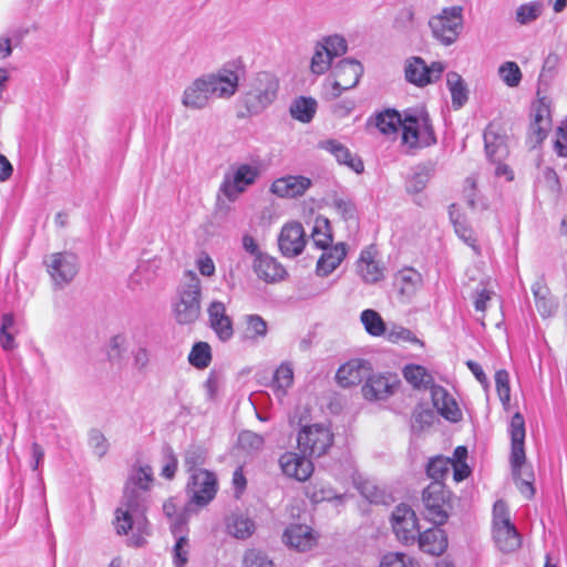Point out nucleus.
Segmentation results:
<instances>
[{
    "instance_id": "8",
    "label": "nucleus",
    "mask_w": 567,
    "mask_h": 567,
    "mask_svg": "<svg viewBox=\"0 0 567 567\" xmlns=\"http://www.w3.org/2000/svg\"><path fill=\"white\" fill-rule=\"evenodd\" d=\"M259 168L251 164H240L233 167L230 172L224 175L223 182L219 186V193L223 194L229 202H235L239 195L255 184L259 177Z\"/></svg>"
},
{
    "instance_id": "18",
    "label": "nucleus",
    "mask_w": 567,
    "mask_h": 567,
    "mask_svg": "<svg viewBox=\"0 0 567 567\" xmlns=\"http://www.w3.org/2000/svg\"><path fill=\"white\" fill-rule=\"evenodd\" d=\"M395 386V380H391L383 374H372L370 372L362 385V394L364 399L370 401L385 400L394 393Z\"/></svg>"
},
{
    "instance_id": "9",
    "label": "nucleus",
    "mask_w": 567,
    "mask_h": 567,
    "mask_svg": "<svg viewBox=\"0 0 567 567\" xmlns=\"http://www.w3.org/2000/svg\"><path fill=\"white\" fill-rule=\"evenodd\" d=\"M402 142L411 148L430 146L435 143V135L425 115H406L402 120Z\"/></svg>"
},
{
    "instance_id": "20",
    "label": "nucleus",
    "mask_w": 567,
    "mask_h": 567,
    "mask_svg": "<svg viewBox=\"0 0 567 567\" xmlns=\"http://www.w3.org/2000/svg\"><path fill=\"white\" fill-rule=\"evenodd\" d=\"M431 394L433 405L444 419L454 423L461 421L462 411L444 388L440 385L432 386Z\"/></svg>"
},
{
    "instance_id": "56",
    "label": "nucleus",
    "mask_w": 567,
    "mask_h": 567,
    "mask_svg": "<svg viewBox=\"0 0 567 567\" xmlns=\"http://www.w3.org/2000/svg\"><path fill=\"white\" fill-rule=\"evenodd\" d=\"M342 497L343 495L338 494L333 488L324 484H316L310 495L313 503L331 502Z\"/></svg>"
},
{
    "instance_id": "40",
    "label": "nucleus",
    "mask_w": 567,
    "mask_h": 567,
    "mask_svg": "<svg viewBox=\"0 0 567 567\" xmlns=\"http://www.w3.org/2000/svg\"><path fill=\"white\" fill-rule=\"evenodd\" d=\"M313 244L321 249H326L332 243L330 223L327 218L318 217L311 233Z\"/></svg>"
},
{
    "instance_id": "41",
    "label": "nucleus",
    "mask_w": 567,
    "mask_h": 567,
    "mask_svg": "<svg viewBox=\"0 0 567 567\" xmlns=\"http://www.w3.org/2000/svg\"><path fill=\"white\" fill-rule=\"evenodd\" d=\"M361 321L367 332L371 336L379 337L386 332L385 323L381 316L372 309L362 311Z\"/></svg>"
},
{
    "instance_id": "19",
    "label": "nucleus",
    "mask_w": 567,
    "mask_h": 567,
    "mask_svg": "<svg viewBox=\"0 0 567 567\" xmlns=\"http://www.w3.org/2000/svg\"><path fill=\"white\" fill-rule=\"evenodd\" d=\"M279 464L282 472L298 481H306L310 477L313 465L310 460L305 455L300 456L297 453L287 452L279 458Z\"/></svg>"
},
{
    "instance_id": "7",
    "label": "nucleus",
    "mask_w": 567,
    "mask_h": 567,
    "mask_svg": "<svg viewBox=\"0 0 567 567\" xmlns=\"http://www.w3.org/2000/svg\"><path fill=\"white\" fill-rule=\"evenodd\" d=\"M463 9L455 6L444 8L441 13L430 19L432 35L444 45L453 44L463 28Z\"/></svg>"
},
{
    "instance_id": "15",
    "label": "nucleus",
    "mask_w": 567,
    "mask_h": 567,
    "mask_svg": "<svg viewBox=\"0 0 567 567\" xmlns=\"http://www.w3.org/2000/svg\"><path fill=\"white\" fill-rule=\"evenodd\" d=\"M187 491L190 499L199 505H207L216 495L217 480L214 473L207 470L195 471L190 475V481L187 485Z\"/></svg>"
},
{
    "instance_id": "11",
    "label": "nucleus",
    "mask_w": 567,
    "mask_h": 567,
    "mask_svg": "<svg viewBox=\"0 0 567 567\" xmlns=\"http://www.w3.org/2000/svg\"><path fill=\"white\" fill-rule=\"evenodd\" d=\"M424 517L435 525H443L449 518V504L444 486L431 483L422 494Z\"/></svg>"
},
{
    "instance_id": "53",
    "label": "nucleus",
    "mask_w": 567,
    "mask_h": 567,
    "mask_svg": "<svg viewBox=\"0 0 567 567\" xmlns=\"http://www.w3.org/2000/svg\"><path fill=\"white\" fill-rule=\"evenodd\" d=\"M264 443V437L251 431H243L238 436L239 446L249 453L260 451Z\"/></svg>"
},
{
    "instance_id": "49",
    "label": "nucleus",
    "mask_w": 567,
    "mask_h": 567,
    "mask_svg": "<svg viewBox=\"0 0 567 567\" xmlns=\"http://www.w3.org/2000/svg\"><path fill=\"white\" fill-rule=\"evenodd\" d=\"M246 321V338L251 340H258L266 337L268 327L267 322L258 315H249L245 319Z\"/></svg>"
},
{
    "instance_id": "31",
    "label": "nucleus",
    "mask_w": 567,
    "mask_h": 567,
    "mask_svg": "<svg viewBox=\"0 0 567 567\" xmlns=\"http://www.w3.org/2000/svg\"><path fill=\"white\" fill-rule=\"evenodd\" d=\"M323 254L317 262V274L319 276L330 275L344 259L347 255L344 244H338L333 247L323 249Z\"/></svg>"
},
{
    "instance_id": "28",
    "label": "nucleus",
    "mask_w": 567,
    "mask_h": 567,
    "mask_svg": "<svg viewBox=\"0 0 567 567\" xmlns=\"http://www.w3.org/2000/svg\"><path fill=\"white\" fill-rule=\"evenodd\" d=\"M532 292L534 295L537 311L543 318L551 317L557 309V301L551 296L549 288L543 279L536 280L532 285Z\"/></svg>"
},
{
    "instance_id": "3",
    "label": "nucleus",
    "mask_w": 567,
    "mask_h": 567,
    "mask_svg": "<svg viewBox=\"0 0 567 567\" xmlns=\"http://www.w3.org/2000/svg\"><path fill=\"white\" fill-rule=\"evenodd\" d=\"M202 284L194 271H186L177 288L173 303L175 320L179 324L194 323L200 316Z\"/></svg>"
},
{
    "instance_id": "46",
    "label": "nucleus",
    "mask_w": 567,
    "mask_h": 567,
    "mask_svg": "<svg viewBox=\"0 0 567 567\" xmlns=\"http://www.w3.org/2000/svg\"><path fill=\"white\" fill-rule=\"evenodd\" d=\"M13 326L14 316L12 313H4L1 318L0 344L6 351L13 350L17 346L14 342V336L10 331Z\"/></svg>"
},
{
    "instance_id": "37",
    "label": "nucleus",
    "mask_w": 567,
    "mask_h": 567,
    "mask_svg": "<svg viewBox=\"0 0 567 567\" xmlns=\"http://www.w3.org/2000/svg\"><path fill=\"white\" fill-rule=\"evenodd\" d=\"M405 380L415 389L433 386V378L425 368L417 364H410L403 369Z\"/></svg>"
},
{
    "instance_id": "27",
    "label": "nucleus",
    "mask_w": 567,
    "mask_h": 567,
    "mask_svg": "<svg viewBox=\"0 0 567 567\" xmlns=\"http://www.w3.org/2000/svg\"><path fill=\"white\" fill-rule=\"evenodd\" d=\"M494 542L503 553H513L522 545V537L512 523L493 527Z\"/></svg>"
},
{
    "instance_id": "33",
    "label": "nucleus",
    "mask_w": 567,
    "mask_h": 567,
    "mask_svg": "<svg viewBox=\"0 0 567 567\" xmlns=\"http://www.w3.org/2000/svg\"><path fill=\"white\" fill-rule=\"evenodd\" d=\"M449 214L456 235L478 255L481 251L480 247L476 245L474 233L467 225L466 219L462 216L455 204L450 206Z\"/></svg>"
},
{
    "instance_id": "10",
    "label": "nucleus",
    "mask_w": 567,
    "mask_h": 567,
    "mask_svg": "<svg viewBox=\"0 0 567 567\" xmlns=\"http://www.w3.org/2000/svg\"><path fill=\"white\" fill-rule=\"evenodd\" d=\"M47 270L58 288L69 285L79 271L78 257L70 251L54 252L44 259Z\"/></svg>"
},
{
    "instance_id": "30",
    "label": "nucleus",
    "mask_w": 567,
    "mask_h": 567,
    "mask_svg": "<svg viewBox=\"0 0 567 567\" xmlns=\"http://www.w3.org/2000/svg\"><path fill=\"white\" fill-rule=\"evenodd\" d=\"M484 143L487 157L496 163L501 162L508 153L505 137L498 134L493 125H488L484 132Z\"/></svg>"
},
{
    "instance_id": "21",
    "label": "nucleus",
    "mask_w": 567,
    "mask_h": 567,
    "mask_svg": "<svg viewBox=\"0 0 567 567\" xmlns=\"http://www.w3.org/2000/svg\"><path fill=\"white\" fill-rule=\"evenodd\" d=\"M311 186V181L305 176H286L271 184V192L279 197L295 198L302 196Z\"/></svg>"
},
{
    "instance_id": "38",
    "label": "nucleus",
    "mask_w": 567,
    "mask_h": 567,
    "mask_svg": "<svg viewBox=\"0 0 567 567\" xmlns=\"http://www.w3.org/2000/svg\"><path fill=\"white\" fill-rule=\"evenodd\" d=\"M333 58L329 55L326 48L319 42L316 43L310 62V71L316 75L324 74L332 64Z\"/></svg>"
},
{
    "instance_id": "29",
    "label": "nucleus",
    "mask_w": 567,
    "mask_h": 567,
    "mask_svg": "<svg viewBox=\"0 0 567 567\" xmlns=\"http://www.w3.org/2000/svg\"><path fill=\"white\" fill-rule=\"evenodd\" d=\"M423 280L419 271L413 268H404L396 272L394 286L402 297L411 298L422 286Z\"/></svg>"
},
{
    "instance_id": "24",
    "label": "nucleus",
    "mask_w": 567,
    "mask_h": 567,
    "mask_svg": "<svg viewBox=\"0 0 567 567\" xmlns=\"http://www.w3.org/2000/svg\"><path fill=\"white\" fill-rule=\"evenodd\" d=\"M252 269L257 277L266 282H276L284 279L285 268L267 254L258 255L254 259Z\"/></svg>"
},
{
    "instance_id": "57",
    "label": "nucleus",
    "mask_w": 567,
    "mask_h": 567,
    "mask_svg": "<svg viewBox=\"0 0 567 567\" xmlns=\"http://www.w3.org/2000/svg\"><path fill=\"white\" fill-rule=\"evenodd\" d=\"M380 567H414L413 560L403 553H388L380 563Z\"/></svg>"
},
{
    "instance_id": "23",
    "label": "nucleus",
    "mask_w": 567,
    "mask_h": 567,
    "mask_svg": "<svg viewBox=\"0 0 567 567\" xmlns=\"http://www.w3.org/2000/svg\"><path fill=\"white\" fill-rule=\"evenodd\" d=\"M284 542L298 551H307L316 545L317 538L309 526L291 525L285 530Z\"/></svg>"
},
{
    "instance_id": "32",
    "label": "nucleus",
    "mask_w": 567,
    "mask_h": 567,
    "mask_svg": "<svg viewBox=\"0 0 567 567\" xmlns=\"http://www.w3.org/2000/svg\"><path fill=\"white\" fill-rule=\"evenodd\" d=\"M255 522L244 514L233 513L226 518V530L235 538L246 539L255 533Z\"/></svg>"
},
{
    "instance_id": "17",
    "label": "nucleus",
    "mask_w": 567,
    "mask_h": 567,
    "mask_svg": "<svg viewBox=\"0 0 567 567\" xmlns=\"http://www.w3.org/2000/svg\"><path fill=\"white\" fill-rule=\"evenodd\" d=\"M370 372L372 368L367 360L352 359L338 369L336 380L339 385L349 388L365 381Z\"/></svg>"
},
{
    "instance_id": "42",
    "label": "nucleus",
    "mask_w": 567,
    "mask_h": 567,
    "mask_svg": "<svg viewBox=\"0 0 567 567\" xmlns=\"http://www.w3.org/2000/svg\"><path fill=\"white\" fill-rule=\"evenodd\" d=\"M189 363L198 369H205L212 361L210 347L206 342H197L193 346L188 355Z\"/></svg>"
},
{
    "instance_id": "39",
    "label": "nucleus",
    "mask_w": 567,
    "mask_h": 567,
    "mask_svg": "<svg viewBox=\"0 0 567 567\" xmlns=\"http://www.w3.org/2000/svg\"><path fill=\"white\" fill-rule=\"evenodd\" d=\"M402 117L396 111H385L375 118V125L382 134H395L401 127Z\"/></svg>"
},
{
    "instance_id": "5",
    "label": "nucleus",
    "mask_w": 567,
    "mask_h": 567,
    "mask_svg": "<svg viewBox=\"0 0 567 567\" xmlns=\"http://www.w3.org/2000/svg\"><path fill=\"white\" fill-rule=\"evenodd\" d=\"M298 447L305 456L321 457L333 444V433L323 424L303 426L298 434Z\"/></svg>"
},
{
    "instance_id": "16",
    "label": "nucleus",
    "mask_w": 567,
    "mask_h": 567,
    "mask_svg": "<svg viewBox=\"0 0 567 567\" xmlns=\"http://www.w3.org/2000/svg\"><path fill=\"white\" fill-rule=\"evenodd\" d=\"M279 249L286 257H296L306 246L305 230L299 223L286 224L278 238Z\"/></svg>"
},
{
    "instance_id": "48",
    "label": "nucleus",
    "mask_w": 567,
    "mask_h": 567,
    "mask_svg": "<svg viewBox=\"0 0 567 567\" xmlns=\"http://www.w3.org/2000/svg\"><path fill=\"white\" fill-rule=\"evenodd\" d=\"M357 488L370 503L379 504L384 501V492L370 480H357Z\"/></svg>"
},
{
    "instance_id": "25",
    "label": "nucleus",
    "mask_w": 567,
    "mask_h": 567,
    "mask_svg": "<svg viewBox=\"0 0 567 567\" xmlns=\"http://www.w3.org/2000/svg\"><path fill=\"white\" fill-rule=\"evenodd\" d=\"M320 146L321 148L331 153L339 164L348 166L357 174L363 172L364 165L361 158L355 154L351 153V151L342 143L334 140H328L321 142Z\"/></svg>"
},
{
    "instance_id": "45",
    "label": "nucleus",
    "mask_w": 567,
    "mask_h": 567,
    "mask_svg": "<svg viewBox=\"0 0 567 567\" xmlns=\"http://www.w3.org/2000/svg\"><path fill=\"white\" fill-rule=\"evenodd\" d=\"M451 470V460L443 456H436L432 458L426 467V473L431 477L433 483H441Z\"/></svg>"
},
{
    "instance_id": "2",
    "label": "nucleus",
    "mask_w": 567,
    "mask_h": 567,
    "mask_svg": "<svg viewBox=\"0 0 567 567\" xmlns=\"http://www.w3.org/2000/svg\"><path fill=\"white\" fill-rule=\"evenodd\" d=\"M239 78L233 70L221 69L216 73L204 74L187 85L182 94V104L198 111L208 106L210 97H231L238 89Z\"/></svg>"
},
{
    "instance_id": "59",
    "label": "nucleus",
    "mask_w": 567,
    "mask_h": 567,
    "mask_svg": "<svg viewBox=\"0 0 567 567\" xmlns=\"http://www.w3.org/2000/svg\"><path fill=\"white\" fill-rule=\"evenodd\" d=\"M386 339L390 342H412V343H419V339L406 328L400 327V326H393L390 330L386 332Z\"/></svg>"
},
{
    "instance_id": "34",
    "label": "nucleus",
    "mask_w": 567,
    "mask_h": 567,
    "mask_svg": "<svg viewBox=\"0 0 567 567\" xmlns=\"http://www.w3.org/2000/svg\"><path fill=\"white\" fill-rule=\"evenodd\" d=\"M361 278L368 284L378 282L383 278V268L374 260L370 250H363L358 261Z\"/></svg>"
},
{
    "instance_id": "54",
    "label": "nucleus",
    "mask_w": 567,
    "mask_h": 567,
    "mask_svg": "<svg viewBox=\"0 0 567 567\" xmlns=\"http://www.w3.org/2000/svg\"><path fill=\"white\" fill-rule=\"evenodd\" d=\"M244 567H276L268 555L259 549H249L244 556Z\"/></svg>"
},
{
    "instance_id": "36",
    "label": "nucleus",
    "mask_w": 567,
    "mask_h": 567,
    "mask_svg": "<svg viewBox=\"0 0 567 567\" xmlns=\"http://www.w3.org/2000/svg\"><path fill=\"white\" fill-rule=\"evenodd\" d=\"M317 111V101L312 97L300 96L292 101L289 107L290 115L302 123H309Z\"/></svg>"
},
{
    "instance_id": "14",
    "label": "nucleus",
    "mask_w": 567,
    "mask_h": 567,
    "mask_svg": "<svg viewBox=\"0 0 567 567\" xmlns=\"http://www.w3.org/2000/svg\"><path fill=\"white\" fill-rule=\"evenodd\" d=\"M445 70V64L442 62H433L427 65L422 58L413 56L406 61L405 64V79L416 85L425 86L439 80Z\"/></svg>"
},
{
    "instance_id": "1",
    "label": "nucleus",
    "mask_w": 567,
    "mask_h": 567,
    "mask_svg": "<svg viewBox=\"0 0 567 567\" xmlns=\"http://www.w3.org/2000/svg\"><path fill=\"white\" fill-rule=\"evenodd\" d=\"M153 482L151 466L133 468L124 486L120 506L115 511L114 526L118 535L127 536V545L141 547L150 535L146 509Z\"/></svg>"
},
{
    "instance_id": "13",
    "label": "nucleus",
    "mask_w": 567,
    "mask_h": 567,
    "mask_svg": "<svg viewBox=\"0 0 567 567\" xmlns=\"http://www.w3.org/2000/svg\"><path fill=\"white\" fill-rule=\"evenodd\" d=\"M363 73L360 62L352 59H343L332 68L331 96L337 99L343 91L354 87Z\"/></svg>"
},
{
    "instance_id": "22",
    "label": "nucleus",
    "mask_w": 567,
    "mask_h": 567,
    "mask_svg": "<svg viewBox=\"0 0 567 567\" xmlns=\"http://www.w3.org/2000/svg\"><path fill=\"white\" fill-rule=\"evenodd\" d=\"M209 323L221 341L229 340L234 334L231 319L226 313L221 301H213L208 307Z\"/></svg>"
},
{
    "instance_id": "52",
    "label": "nucleus",
    "mask_w": 567,
    "mask_h": 567,
    "mask_svg": "<svg viewBox=\"0 0 567 567\" xmlns=\"http://www.w3.org/2000/svg\"><path fill=\"white\" fill-rule=\"evenodd\" d=\"M87 443L93 454L99 458H102L109 451V442L104 434L97 429L90 430Z\"/></svg>"
},
{
    "instance_id": "60",
    "label": "nucleus",
    "mask_w": 567,
    "mask_h": 567,
    "mask_svg": "<svg viewBox=\"0 0 567 567\" xmlns=\"http://www.w3.org/2000/svg\"><path fill=\"white\" fill-rule=\"evenodd\" d=\"M414 11L412 8L406 7L401 9L393 22L394 29L398 31H408L413 28Z\"/></svg>"
},
{
    "instance_id": "43",
    "label": "nucleus",
    "mask_w": 567,
    "mask_h": 567,
    "mask_svg": "<svg viewBox=\"0 0 567 567\" xmlns=\"http://www.w3.org/2000/svg\"><path fill=\"white\" fill-rule=\"evenodd\" d=\"M274 388L284 395L293 383V370L290 363H281L274 375Z\"/></svg>"
},
{
    "instance_id": "62",
    "label": "nucleus",
    "mask_w": 567,
    "mask_h": 567,
    "mask_svg": "<svg viewBox=\"0 0 567 567\" xmlns=\"http://www.w3.org/2000/svg\"><path fill=\"white\" fill-rule=\"evenodd\" d=\"M511 523L508 509L504 501H497L493 508V527Z\"/></svg>"
},
{
    "instance_id": "47",
    "label": "nucleus",
    "mask_w": 567,
    "mask_h": 567,
    "mask_svg": "<svg viewBox=\"0 0 567 567\" xmlns=\"http://www.w3.org/2000/svg\"><path fill=\"white\" fill-rule=\"evenodd\" d=\"M543 4L538 1L522 4L516 10V21L519 24H528L539 18Z\"/></svg>"
},
{
    "instance_id": "55",
    "label": "nucleus",
    "mask_w": 567,
    "mask_h": 567,
    "mask_svg": "<svg viewBox=\"0 0 567 567\" xmlns=\"http://www.w3.org/2000/svg\"><path fill=\"white\" fill-rule=\"evenodd\" d=\"M496 391L503 405L506 406L511 400L509 375L506 370H498L495 373Z\"/></svg>"
},
{
    "instance_id": "26",
    "label": "nucleus",
    "mask_w": 567,
    "mask_h": 567,
    "mask_svg": "<svg viewBox=\"0 0 567 567\" xmlns=\"http://www.w3.org/2000/svg\"><path fill=\"white\" fill-rule=\"evenodd\" d=\"M420 549L429 555L439 556L447 548V536L441 528H429L423 533L419 532L416 537Z\"/></svg>"
},
{
    "instance_id": "50",
    "label": "nucleus",
    "mask_w": 567,
    "mask_h": 567,
    "mask_svg": "<svg viewBox=\"0 0 567 567\" xmlns=\"http://www.w3.org/2000/svg\"><path fill=\"white\" fill-rule=\"evenodd\" d=\"M318 42L326 48L329 55L333 59L343 55L348 50L346 39L339 34L324 37Z\"/></svg>"
},
{
    "instance_id": "58",
    "label": "nucleus",
    "mask_w": 567,
    "mask_h": 567,
    "mask_svg": "<svg viewBox=\"0 0 567 567\" xmlns=\"http://www.w3.org/2000/svg\"><path fill=\"white\" fill-rule=\"evenodd\" d=\"M188 539L185 536H179L173 548L174 564L176 567H184L188 561Z\"/></svg>"
},
{
    "instance_id": "4",
    "label": "nucleus",
    "mask_w": 567,
    "mask_h": 567,
    "mask_svg": "<svg viewBox=\"0 0 567 567\" xmlns=\"http://www.w3.org/2000/svg\"><path fill=\"white\" fill-rule=\"evenodd\" d=\"M509 434L512 441L511 465L513 477L534 481V473L530 466L526 464L524 450L525 420L519 412L512 416L509 423Z\"/></svg>"
},
{
    "instance_id": "63",
    "label": "nucleus",
    "mask_w": 567,
    "mask_h": 567,
    "mask_svg": "<svg viewBox=\"0 0 567 567\" xmlns=\"http://www.w3.org/2000/svg\"><path fill=\"white\" fill-rule=\"evenodd\" d=\"M555 151L559 156H567V118L557 128Z\"/></svg>"
},
{
    "instance_id": "6",
    "label": "nucleus",
    "mask_w": 567,
    "mask_h": 567,
    "mask_svg": "<svg viewBox=\"0 0 567 567\" xmlns=\"http://www.w3.org/2000/svg\"><path fill=\"white\" fill-rule=\"evenodd\" d=\"M278 87L275 75L268 72L258 73L245 96L247 110L254 114L260 113L275 101Z\"/></svg>"
},
{
    "instance_id": "12",
    "label": "nucleus",
    "mask_w": 567,
    "mask_h": 567,
    "mask_svg": "<svg viewBox=\"0 0 567 567\" xmlns=\"http://www.w3.org/2000/svg\"><path fill=\"white\" fill-rule=\"evenodd\" d=\"M391 526L399 542L413 545L419 535V520L415 512L405 504L395 506L391 515Z\"/></svg>"
},
{
    "instance_id": "44",
    "label": "nucleus",
    "mask_w": 567,
    "mask_h": 567,
    "mask_svg": "<svg viewBox=\"0 0 567 567\" xmlns=\"http://www.w3.org/2000/svg\"><path fill=\"white\" fill-rule=\"evenodd\" d=\"M501 80L509 87H516L522 81V71L516 62L506 61L498 68Z\"/></svg>"
},
{
    "instance_id": "64",
    "label": "nucleus",
    "mask_w": 567,
    "mask_h": 567,
    "mask_svg": "<svg viewBox=\"0 0 567 567\" xmlns=\"http://www.w3.org/2000/svg\"><path fill=\"white\" fill-rule=\"evenodd\" d=\"M463 193L466 197L467 204L470 207L474 208L476 205V194H477V178L472 175L468 176L464 182Z\"/></svg>"
},
{
    "instance_id": "51",
    "label": "nucleus",
    "mask_w": 567,
    "mask_h": 567,
    "mask_svg": "<svg viewBox=\"0 0 567 567\" xmlns=\"http://www.w3.org/2000/svg\"><path fill=\"white\" fill-rule=\"evenodd\" d=\"M206 453L199 446H190L185 451L184 456V466L186 471L189 473H195V471H199V466L205 463Z\"/></svg>"
},
{
    "instance_id": "35",
    "label": "nucleus",
    "mask_w": 567,
    "mask_h": 567,
    "mask_svg": "<svg viewBox=\"0 0 567 567\" xmlns=\"http://www.w3.org/2000/svg\"><path fill=\"white\" fill-rule=\"evenodd\" d=\"M446 84L451 93L453 107L455 110L461 109L468 99V90L463 78L456 72H449Z\"/></svg>"
},
{
    "instance_id": "61",
    "label": "nucleus",
    "mask_w": 567,
    "mask_h": 567,
    "mask_svg": "<svg viewBox=\"0 0 567 567\" xmlns=\"http://www.w3.org/2000/svg\"><path fill=\"white\" fill-rule=\"evenodd\" d=\"M434 421V413L427 409L416 410L412 417V429L422 431L430 426Z\"/></svg>"
}]
</instances>
